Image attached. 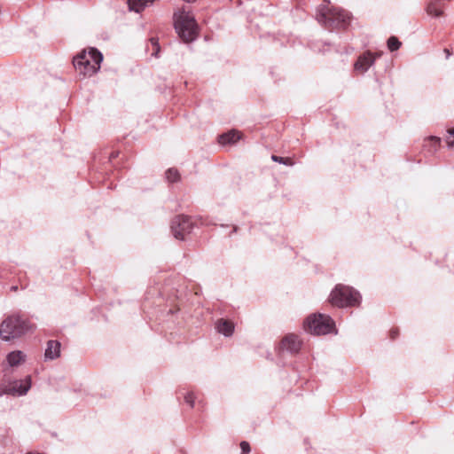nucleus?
I'll use <instances>...</instances> for the list:
<instances>
[{"label": "nucleus", "mask_w": 454, "mask_h": 454, "mask_svg": "<svg viewBox=\"0 0 454 454\" xmlns=\"http://www.w3.org/2000/svg\"><path fill=\"white\" fill-rule=\"evenodd\" d=\"M327 4H323L317 12V19L319 23L329 29H345L350 23V13L340 7L329 6V2L324 0Z\"/></svg>", "instance_id": "1"}, {"label": "nucleus", "mask_w": 454, "mask_h": 454, "mask_svg": "<svg viewBox=\"0 0 454 454\" xmlns=\"http://www.w3.org/2000/svg\"><path fill=\"white\" fill-rule=\"evenodd\" d=\"M32 325L20 314L14 313L5 317L0 323V339L12 341L21 338L31 331Z\"/></svg>", "instance_id": "2"}, {"label": "nucleus", "mask_w": 454, "mask_h": 454, "mask_svg": "<svg viewBox=\"0 0 454 454\" xmlns=\"http://www.w3.org/2000/svg\"><path fill=\"white\" fill-rule=\"evenodd\" d=\"M327 301L339 309L355 308L361 304L362 296L353 286L337 284L331 290Z\"/></svg>", "instance_id": "3"}, {"label": "nucleus", "mask_w": 454, "mask_h": 454, "mask_svg": "<svg viewBox=\"0 0 454 454\" xmlns=\"http://www.w3.org/2000/svg\"><path fill=\"white\" fill-rule=\"evenodd\" d=\"M103 61L102 53L96 48L83 50L74 58V67L80 75L90 77L99 69Z\"/></svg>", "instance_id": "4"}, {"label": "nucleus", "mask_w": 454, "mask_h": 454, "mask_svg": "<svg viewBox=\"0 0 454 454\" xmlns=\"http://www.w3.org/2000/svg\"><path fill=\"white\" fill-rule=\"evenodd\" d=\"M303 329L312 335L337 334L338 331L334 320L323 313H312L303 321Z\"/></svg>", "instance_id": "5"}, {"label": "nucleus", "mask_w": 454, "mask_h": 454, "mask_svg": "<svg viewBox=\"0 0 454 454\" xmlns=\"http://www.w3.org/2000/svg\"><path fill=\"white\" fill-rule=\"evenodd\" d=\"M175 29L184 43L194 41L198 36V24L189 12L180 11L174 15Z\"/></svg>", "instance_id": "6"}, {"label": "nucleus", "mask_w": 454, "mask_h": 454, "mask_svg": "<svg viewBox=\"0 0 454 454\" xmlns=\"http://www.w3.org/2000/svg\"><path fill=\"white\" fill-rule=\"evenodd\" d=\"M32 386V379L27 376L21 380H15L10 381L7 385L0 388V396L4 395H10L13 396L25 395Z\"/></svg>", "instance_id": "7"}, {"label": "nucleus", "mask_w": 454, "mask_h": 454, "mask_svg": "<svg viewBox=\"0 0 454 454\" xmlns=\"http://www.w3.org/2000/svg\"><path fill=\"white\" fill-rule=\"evenodd\" d=\"M193 225L194 223L191 217L177 215L172 219L170 229L176 239L184 240L185 236L192 232Z\"/></svg>", "instance_id": "8"}, {"label": "nucleus", "mask_w": 454, "mask_h": 454, "mask_svg": "<svg viewBox=\"0 0 454 454\" xmlns=\"http://www.w3.org/2000/svg\"><path fill=\"white\" fill-rule=\"evenodd\" d=\"M381 56L382 51H365L362 52L354 63V72L357 74H364Z\"/></svg>", "instance_id": "9"}, {"label": "nucleus", "mask_w": 454, "mask_h": 454, "mask_svg": "<svg viewBox=\"0 0 454 454\" xmlns=\"http://www.w3.org/2000/svg\"><path fill=\"white\" fill-rule=\"evenodd\" d=\"M302 343V340L299 335L294 333H288L280 340L278 344V350L281 353L296 355L301 348Z\"/></svg>", "instance_id": "10"}, {"label": "nucleus", "mask_w": 454, "mask_h": 454, "mask_svg": "<svg viewBox=\"0 0 454 454\" xmlns=\"http://www.w3.org/2000/svg\"><path fill=\"white\" fill-rule=\"evenodd\" d=\"M27 354L21 350H13L6 355L3 364L7 368H18L24 364L27 361Z\"/></svg>", "instance_id": "11"}, {"label": "nucleus", "mask_w": 454, "mask_h": 454, "mask_svg": "<svg viewBox=\"0 0 454 454\" xmlns=\"http://www.w3.org/2000/svg\"><path fill=\"white\" fill-rule=\"evenodd\" d=\"M215 329L224 337H231L235 330V325L231 320L219 318L215 322Z\"/></svg>", "instance_id": "12"}, {"label": "nucleus", "mask_w": 454, "mask_h": 454, "mask_svg": "<svg viewBox=\"0 0 454 454\" xmlns=\"http://www.w3.org/2000/svg\"><path fill=\"white\" fill-rule=\"evenodd\" d=\"M60 356V343L58 340H51L47 342L44 351L45 360H54Z\"/></svg>", "instance_id": "13"}, {"label": "nucleus", "mask_w": 454, "mask_h": 454, "mask_svg": "<svg viewBox=\"0 0 454 454\" xmlns=\"http://www.w3.org/2000/svg\"><path fill=\"white\" fill-rule=\"evenodd\" d=\"M241 139V134L235 130H230L218 137V142L222 145H234Z\"/></svg>", "instance_id": "14"}, {"label": "nucleus", "mask_w": 454, "mask_h": 454, "mask_svg": "<svg viewBox=\"0 0 454 454\" xmlns=\"http://www.w3.org/2000/svg\"><path fill=\"white\" fill-rule=\"evenodd\" d=\"M154 2L155 0H128V5L129 11L139 13Z\"/></svg>", "instance_id": "15"}, {"label": "nucleus", "mask_w": 454, "mask_h": 454, "mask_svg": "<svg viewBox=\"0 0 454 454\" xmlns=\"http://www.w3.org/2000/svg\"><path fill=\"white\" fill-rule=\"evenodd\" d=\"M442 0H430L427 5L426 11L428 15L433 17H441L443 15V11L442 10Z\"/></svg>", "instance_id": "16"}, {"label": "nucleus", "mask_w": 454, "mask_h": 454, "mask_svg": "<svg viewBox=\"0 0 454 454\" xmlns=\"http://www.w3.org/2000/svg\"><path fill=\"white\" fill-rule=\"evenodd\" d=\"M179 394L184 397L185 403H187L191 408H193L195 405V401L197 399V395L195 392L192 390L188 391H180Z\"/></svg>", "instance_id": "17"}, {"label": "nucleus", "mask_w": 454, "mask_h": 454, "mask_svg": "<svg viewBox=\"0 0 454 454\" xmlns=\"http://www.w3.org/2000/svg\"><path fill=\"white\" fill-rule=\"evenodd\" d=\"M387 48L390 51H395L402 46V43L396 36H390L387 41Z\"/></svg>", "instance_id": "18"}, {"label": "nucleus", "mask_w": 454, "mask_h": 454, "mask_svg": "<svg viewBox=\"0 0 454 454\" xmlns=\"http://www.w3.org/2000/svg\"><path fill=\"white\" fill-rule=\"evenodd\" d=\"M271 160L275 162H278V163L286 165V166H294V161L291 158H288V157L285 158V157H280V156H277V155H272Z\"/></svg>", "instance_id": "19"}, {"label": "nucleus", "mask_w": 454, "mask_h": 454, "mask_svg": "<svg viewBox=\"0 0 454 454\" xmlns=\"http://www.w3.org/2000/svg\"><path fill=\"white\" fill-rule=\"evenodd\" d=\"M166 178L169 181V182H176L178 180L179 178V173L176 169L175 168H168L167 171H166Z\"/></svg>", "instance_id": "20"}, {"label": "nucleus", "mask_w": 454, "mask_h": 454, "mask_svg": "<svg viewBox=\"0 0 454 454\" xmlns=\"http://www.w3.org/2000/svg\"><path fill=\"white\" fill-rule=\"evenodd\" d=\"M427 145L431 146L432 149L434 151H435L441 144V138L438 137L432 136V137H427Z\"/></svg>", "instance_id": "21"}, {"label": "nucleus", "mask_w": 454, "mask_h": 454, "mask_svg": "<svg viewBox=\"0 0 454 454\" xmlns=\"http://www.w3.org/2000/svg\"><path fill=\"white\" fill-rule=\"evenodd\" d=\"M447 132H448L449 136L453 137L452 140H450L449 137L446 138L448 146L452 147L454 145V128L449 129Z\"/></svg>", "instance_id": "22"}, {"label": "nucleus", "mask_w": 454, "mask_h": 454, "mask_svg": "<svg viewBox=\"0 0 454 454\" xmlns=\"http://www.w3.org/2000/svg\"><path fill=\"white\" fill-rule=\"evenodd\" d=\"M241 452L242 454H248L250 452L249 443L247 442H242L240 443Z\"/></svg>", "instance_id": "23"}, {"label": "nucleus", "mask_w": 454, "mask_h": 454, "mask_svg": "<svg viewBox=\"0 0 454 454\" xmlns=\"http://www.w3.org/2000/svg\"><path fill=\"white\" fill-rule=\"evenodd\" d=\"M151 42H152V43L156 47V49H157V51H158V50H159V46H158V43H157L156 39L152 38V39H151Z\"/></svg>", "instance_id": "24"}, {"label": "nucleus", "mask_w": 454, "mask_h": 454, "mask_svg": "<svg viewBox=\"0 0 454 454\" xmlns=\"http://www.w3.org/2000/svg\"><path fill=\"white\" fill-rule=\"evenodd\" d=\"M444 53L446 55V59H449L450 56L451 55V52L450 51L449 49H444Z\"/></svg>", "instance_id": "25"}, {"label": "nucleus", "mask_w": 454, "mask_h": 454, "mask_svg": "<svg viewBox=\"0 0 454 454\" xmlns=\"http://www.w3.org/2000/svg\"><path fill=\"white\" fill-rule=\"evenodd\" d=\"M11 291L12 292H17L18 291V286H13L11 287Z\"/></svg>", "instance_id": "26"}]
</instances>
